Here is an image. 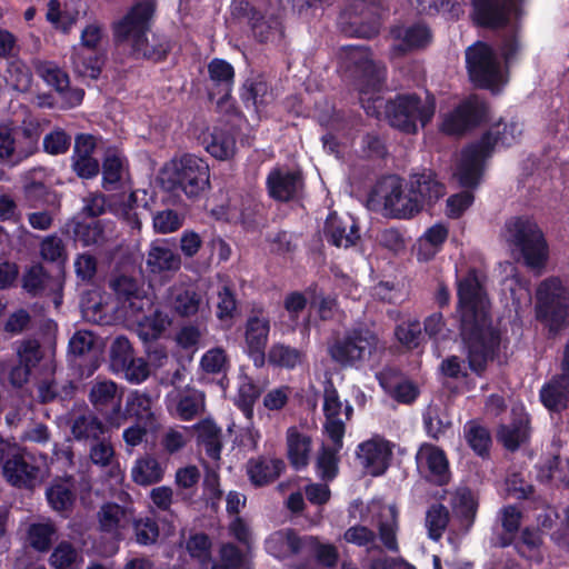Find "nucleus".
<instances>
[{
	"label": "nucleus",
	"instance_id": "nucleus-16",
	"mask_svg": "<svg viewBox=\"0 0 569 569\" xmlns=\"http://www.w3.org/2000/svg\"><path fill=\"white\" fill-rule=\"evenodd\" d=\"M325 430L329 438L338 446H342V438L346 431V422L350 420L353 408L350 403L345 405L331 380H328L323 389Z\"/></svg>",
	"mask_w": 569,
	"mask_h": 569
},
{
	"label": "nucleus",
	"instance_id": "nucleus-6",
	"mask_svg": "<svg viewBox=\"0 0 569 569\" xmlns=\"http://www.w3.org/2000/svg\"><path fill=\"white\" fill-rule=\"evenodd\" d=\"M386 117L391 127L415 134L426 127L436 113V98L426 92L398 93L385 104Z\"/></svg>",
	"mask_w": 569,
	"mask_h": 569
},
{
	"label": "nucleus",
	"instance_id": "nucleus-55",
	"mask_svg": "<svg viewBox=\"0 0 569 569\" xmlns=\"http://www.w3.org/2000/svg\"><path fill=\"white\" fill-rule=\"evenodd\" d=\"M24 199L30 208L54 207L56 194L42 182L33 181L24 187Z\"/></svg>",
	"mask_w": 569,
	"mask_h": 569
},
{
	"label": "nucleus",
	"instance_id": "nucleus-37",
	"mask_svg": "<svg viewBox=\"0 0 569 569\" xmlns=\"http://www.w3.org/2000/svg\"><path fill=\"white\" fill-rule=\"evenodd\" d=\"M147 267L152 273L177 271L181 267V258L164 241L151 243L147 256Z\"/></svg>",
	"mask_w": 569,
	"mask_h": 569
},
{
	"label": "nucleus",
	"instance_id": "nucleus-15",
	"mask_svg": "<svg viewBox=\"0 0 569 569\" xmlns=\"http://www.w3.org/2000/svg\"><path fill=\"white\" fill-rule=\"evenodd\" d=\"M153 0H141L134 3L128 12L113 23V36L117 42L128 47L150 31L154 14Z\"/></svg>",
	"mask_w": 569,
	"mask_h": 569
},
{
	"label": "nucleus",
	"instance_id": "nucleus-36",
	"mask_svg": "<svg viewBox=\"0 0 569 569\" xmlns=\"http://www.w3.org/2000/svg\"><path fill=\"white\" fill-rule=\"evenodd\" d=\"M540 399L551 411H561L569 405V376L561 371L540 390Z\"/></svg>",
	"mask_w": 569,
	"mask_h": 569
},
{
	"label": "nucleus",
	"instance_id": "nucleus-1",
	"mask_svg": "<svg viewBox=\"0 0 569 569\" xmlns=\"http://www.w3.org/2000/svg\"><path fill=\"white\" fill-rule=\"evenodd\" d=\"M460 335L467 350L469 368L482 373L499 346L498 331L489 316V300L476 270L458 281Z\"/></svg>",
	"mask_w": 569,
	"mask_h": 569
},
{
	"label": "nucleus",
	"instance_id": "nucleus-11",
	"mask_svg": "<svg viewBox=\"0 0 569 569\" xmlns=\"http://www.w3.org/2000/svg\"><path fill=\"white\" fill-rule=\"evenodd\" d=\"M386 0H349L340 16L342 30L349 36L371 38L379 32L380 11Z\"/></svg>",
	"mask_w": 569,
	"mask_h": 569
},
{
	"label": "nucleus",
	"instance_id": "nucleus-7",
	"mask_svg": "<svg viewBox=\"0 0 569 569\" xmlns=\"http://www.w3.org/2000/svg\"><path fill=\"white\" fill-rule=\"evenodd\" d=\"M373 522L378 530V537L385 548L390 552H398V509L393 505H377V512L373 516ZM343 540L347 543L357 547L371 549L376 545L377 533L367 526L355 525L348 528L343 533Z\"/></svg>",
	"mask_w": 569,
	"mask_h": 569
},
{
	"label": "nucleus",
	"instance_id": "nucleus-58",
	"mask_svg": "<svg viewBox=\"0 0 569 569\" xmlns=\"http://www.w3.org/2000/svg\"><path fill=\"white\" fill-rule=\"evenodd\" d=\"M208 71L211 81L221 87L223 96L227 97L233 83V67L224 60L213 59L208 66Z\"/></svg>",
	"mask_w": 569,
	"mask_h": 569
},
{
	"label": "nucleus",
	"instance_id": "nucleus-14",
	"mask_svg": "<svg viewBox=\"0 0 569 569\" xmlns=\"http://www.w3.org/2000/svg\"><path fill=\"white\" fill-rule=\"evenodd\" d=\"M378 193L386 213L392 218L408 219L421 211L410 182L403 186L398 178L389 177L379 184Z\"/></svg>",
	"mask_w": 569,
	"mask_h": 569
},
{
	"label": "nucleus",
	"instance_id": "nucleus-54",
	"mask_svg": "<svg viewBox=\"0 0 569 569\" xmlns=\"http://www.w3.org/2000/svg\"><path fill=\"white\" fill-rule=\"evenodd\" d=\"M542 539L538 530L525 529L516 542L518 553L529 560L541 561Z\"/></svg>",
	"mask_w": 569,
	"mask_h": 569
},
{
	"label": "nucleus",
	"instance_id": "nucleus-26",
	"mask_svg": "<svg viewBox=\"0 0 569 569\" xmlns=\"http://www.w3.org/2000/svg\"><path fill=\"white\" fill-rule=\"evenodd\" d=\"M50 507L63 517H68L76 502V485L72 476L54 478L46 490Z\"/></svg>",
	"mask_w": 569,
	"mask_h": 569
},
{
	"label": "nucleus",
	"instance_id": "nucleus-28",
	"mask_svg": "<svg viewBox=\"0 0 569 569\" xmlns=\"http://www.w3.org/2000/svg\"><path fill=\"white\" fill-rule=\"evenodd\" d=\"M323 232L326 239L338 248H349L360 238L355 220L349 216L339 217L337 213L329 214Z\"/></svg>",
	"mask_w": 569,
	"mask_h": 569
},
{
	"label": "nucleus",
	"instance_id": "nucleus-34",
	"mask_svg": "<svg viewBox=\"0 0 569 569\" xmlns=\"http://www.w3.org/2000/svg\"><path fill=\"white\" fill-rule=\"evenodd\" d=\"M411 192L419 200V207L422 210L425 204L436 202L443 197L445 186L437 179L432 171L415 173L410 177Z\"/></svg>",
	"mask_w": 569,
	"mask_h": 569
},
{
	"label": "nucleus",
	"instance_id": "nucleus-13",
	"mask_svg": "<svg viewBox=\"0 0 569 569\" xmlns=\"http://www.w3.org/2000/svg\"><path fill=\"white\" fill-rule=\"evenodd\" d=\"M466 61L470 79L478 87L493 89L505 81L500 63L488 44L477 42L469 47Z\"/></svg>",
	"mask_w": 569,
	"mask_h": 569
},
{
	"label": "nucleus",
	"instance_id": "nucleus-63",
	"mask_svg": "<svg viewBox=\"0 0 569 569\" xmlns=\"http://www.w3.org/2000/svg\"><path fill=\"white\" fill-rule=\"evenodd\" d=\"M395 336L406 348H417L422 339L420 322L418 320H409L398 325L395 330Z\"/></svg>",
	"mask_w": 569,
	"mask_h": 569
},
{
	"label": "nucleus",
	"instance_id": "nucleus-24",
	"mask_svg": "<svg viewBox=\"0 0 569 569\" xmlns=\"http://www.w3.org/2000/svg\"><path fill=\"white\" fill-rule=\"evenodd\" d=\"M393 39L391 47V56L400 57L413 49H420L428 46L431 41L430 29L422 23H416L409 27H393L390 30Z\"/></svg>",
	"mask_w": 569,
	"mask_h": 569
},
{
	"label": "nucleus",
	"instance_id": "nucleus-41",
	"mask_svg": "<svg viewBox=\"0 0 569 569\" xmlns=\"http://www.w3.org/2000/svg\"><path fill=\"white\" fill-rule=\"evenodd\" d=\"M194 429L198 432V441L204 447L206 453L218 461L222 449L221 429L209 419L194 425Z\"/></svg>",
	"mask_w": 569,
	"mask_h": 569
},
{
	"label": "nucleus",
	"instance_id": "nucleus-43",
	"mask_svg": "<svg viewBox=\"0 0 569 569\" xmlns=\"http://www.w3.org/2000/svg\"><path fill=\"white\" fill-rule=\"evenodd\" d=\"M164 470L153 457L140 458L131 470L132 480L140 486H150L162 480Z\"/></svg>",
	"mask_w": 569,
	"mask_h": 569
},
{
	"label": "nucleus",
	"instance_id": "nucleus-35",
	"mask_svg": "<svg viewBox=\"0 0 569 569\" xmlns=\"http://www.w3.org/2000/svg\"><path fill=\"white\" fill-rule=\"evenodd\" d=\"M22 288L32 297L57 293L61 283L40 264L31 266L22 276Z\"/></svg>",
	"mask_w": 569,
	"mask_h": 569
},
{
	"label": "nucleus",
	"instance_id": "nucleus-48",
	"mask_svg": "<svg viewBox=\"0 0 569 569\" xmlns=\"http://www.w3.org/2000/svg\"><path fill=\"white\" fill-rule=\"evenodd\" d=\"M36 72L49 84L56 88L57 91L63 92L69 88L68 74L59 68L54 62L33 60L32 62Z\"/></svg>",
	"mask_w": 569,
	"mask_h": 569
},
{
	"label": "nucleus",
	"instance_id": "nucleus-56",
	"mask_svg": "<svg viewBox=\"0 0 569 569\" xmlns=\"http://www.w3.org/2000/svg\"><path fill=\"white\" fill-rule=\"evenodd\" d=\"M218 557L211 569H240L246 563V553L231 542L220 546Z\"/></svg>",
	"mask_w": 569,
	"mask_h": 569
},
{
	"label": "nucleus",
	"instance_id": "nucleus-29",
	"mask_svg": "<svg viewBox=\"0 0 569 569\" xmlns=\"http://www.w3.org/2000/svg\"><path fill=\"white\" fill-rule=\"evenodd\" d=\"M391 449L387 441L369 440L359 446L358 458L368 475L380 476L388 468Z\"/></svg>",
	"mask_w": 569,
	"mask_h": 569
},
{
	"label": "nucleus",
	"instance_id": "nucleus-27",
	"mask_svg": "<svg viewBox=\"0 0 569 569\" xmlns=\"http://www.w3.org/2000/svg\"><path fill=\"white\" fill-rule=\"evenodd\" d=\"M269 194L279 201L293 199L302 188V178L298 172L274 168L267 178Z\"/></svg>",
	"mask_w": 569,
	"mask_h": 569
},
{
	"label": "nucleus",
	"instance_id": "nucleus-18",
	"mask_svg": "<svg viewBox=\"0 0 569 569\" xmlns=\"http://www.w3.org/2000/svg\"><path fill=\"white\" fill-rule=\"evenodd\" d=\"M231 13L238 19L247 20L254 38L260 42H274L282 38L283 31L279 19L261 14L247 0H233Z\"/></svg>",
	"mask_w": 569,
	"mask_h": 569
},
{
	"label": "nucleus",
	"instance_id": "nucleus-32",
	"mask_svg": "<svg viewBox=\"0 0 569 569\" xmlns=\"http://www.w3.org/2000/svg\"><path fill=\"white\" fill-rule=\"evenodd\" d=\"M97 520L102 532L118 535L133 520V510L116 502H106L98 510Z\"/></svg>",
	"mask_w": 569,
	"mask_h": 569
},
{
	"label": "nucleus",
	"instance_id": "nucleus-47",
	"mask_svg": "<svg viewBox=\"0 0 569 569\" xmlns=\"http://www.w3.org/2000/svg\"><path fill=\"white\" fill-rule=\"evenodd\" d=\"M206 150L219 160H227L236 153V139L227 131L214 129L207 142Z\"/></svg>",
	"mask_w": 569,
	"mask_h": 569
},
{
	"label": "nucleus",
	"instance_id": "nucleus-20",
	"mask_svg": "<svg viewBox=\"0 0 569 569\" xmlns=\"http://www.w3.org/2000/svg\"><path fill=\"white\" fill-rule=\"evenodd\" d=\"M270 320L262 308L253 309L244 322V343L250 358L257 367L266 362V347L270 333Z\"/></svg>",
	"mask_w": 569,
	"mask_h": 569
},
{
	"label": "nucleus",
	"instance_id": "nucleus-10",
	"mask_svg": "<svg viewBox=\"0 0 569 569\" xmlns=\"http://www.w3.org/2000/svg\"><path fill=\"white\" fill-rule=\"evenodd\" d=\"M378 336L367 327L346 330L328 347L330 358L341 367H358L378 349Z\"/></svg>",
	"mask_w": 569,
	"mask_h": 569
},
{
	"label": "nucleus",
	"instance_id": "nucleus-64",
	"mask_svg": "<svg viewBox=\"0 0 569 569\" xmlns=\"http://www.w3.org/2000/svg\"><path fill=\"white\" fill-rule=\"evenodd\" d=\"M103 187L114 190L123 176V161L116 154L108 156L102 164Z\"/></svg>",
	"mask_w": 569,
	"mask_h": 569
},
{
	"label": "nucleus",
	"instance_id": "nucleus-12",
	"mask_svg": "<svg viewBox=\"0 0 569 569\" xmlns=\"http://www.w3.org/2000/svg\"><path fill=\"white\" fill-rule=\"evenodd\" d=\"M123 393L124 389L111 379L98 377L90 382L88 400L110 428H120L126 421Z\"/></svg>",
	"mask_w": 569,
	"mask_h": 569
},
{
	"label": "nucleus",
	"instance_id": "nucleus-17",
	"mask_svg": "<svg viewBox=\"0 0 569 569\" xmlns=\"http://www.w3.org/2000/svg\"><path fill=\"white\" fill-rule=\"evenodd\" d=\"M110 288L117 296L120 309L127 318H137L151 305L143 284L132 277L117 276L110 280Z\"/></svg>",
	"mask_w": 569,
	"mask_h": 569
},
{
	"label": "nucleus",
	"instance_id": "nucleus-21",
	"mask_svg": "<svg viewBox=\"0 0 569 569\" xmlns=\"http://www.w3.org/2000/svg\"><path fill=\"white\" fill-rule=\"evenodd\" d=\"M164 303L174 315L181 318L210 315V303L207 296L190 287H170Z\"/></svg>",
	"mask_w": 569,
	"mask_h": 569
},
{
	"label": "nucleus",
	"instance_id": "nucleus-2",
	"mask_svg": "<svg viewBox=\"0 0 569 569\" xmlns=\"http://www.w3.org/2000/svg\"><path fill=\"white\" fill-rule=\"evenodd\" d=\"M501 237L515 259L522 260L538 273L549 259V246L545 233L535 219L527 216L509 218L501 231Z\"/></svg>",
	"mask_w": 569,
	"mask_h": 569
},
{
	"label": "nucleus",
	"instance_id": "nucleus-23",
	"mask_svg": "<svg viewBox=\"0 0 569 569\" xmlns=\"http://www.w3.org/2000/svg\"><path fill=\"white\" fill-rule=\"evenodd\" d=\"M30 459L21 452L12 453L2 466L4 479L13 487L32 489L39 481L40 468Z\"/></svg>",
	"mask_w": 569,
	"mask_h": 569
},
{
	"label": "nucleus",
	"instance_id": "nucleus-49",
	"mask_svg": "<svg viewBox=\"0 0 569 569\" xmlns=\"http://www.w3.org/2000/svg\"><path fill=\"white\" fill-rule=\"evenodd\" d=\"M56 533L57 528L51 521L32 523L28 529V541L34 550L47 552Z\"/></svg>",
	"mask_w": 569,
	"mask_h": 569
},
{
	"label": "nucleus",
	"instance_id": "nucleus-19",
	"mask_svg": "<svg viewBox=\"0 0 569 569\" xmlns=\"http://www.w3.org/2000/svg\"><path fill=\"white\" fill-rule=\"evenodd\" d=\"M486 114L487 104L479 97L471 96L443 116L441 131L450 136L462 134L478 124Z\"/></svg>",
	"mask_w": 569,
	"mask_h": 569
},
{
	"label": "nucleus",
	"instance_id": "nucleus-40",
	"mask_svg": "<svg viewBox=\"0 0 569 569\" xmlns=\"http://www.w3.org/2000/svg\"><path fill=\"white\" fill-rule=\"evenodd\" d=\"M144 312L137 318H129L138 325V336L143 341L158 339L162 332L171 325L170 317L163 311L156 310L151 316H144Z\"/></svg>",
	"mask_w": 569,
	"mask_h": 569
},
{
	"label": "nucleus",
	"instance_id": "nucleus-31",
	"mask_svg": "<svg viewBox=\"0 0 569 569\" xmlns=\"http://www.w3.org/2000/svg\"><path fill=\"white\" fill-rule=\"evenodd\" d=\"M108 427L106 420L100 419L94 412L81 413L70 421L73 439L84 443L98 441L107 432Z\"/></svg>",
	"mask_w": 569,
	"mask_h": 569
},
{
	"label": "nucleus",
	"instance_id": "nucleus-59",
	"mask_svg": "<svg viewBox=\"0 0 569 569\" xmlns=\"http://www.w3.org/2000/svg\"><path fill=\"white\" fill-rule=\"evenodd\" d=\"M204 410V397L202 393L192 391L183 395L178 405L177 413L184 421L192 420Z\"/></svg>",
	"mask_w": 569,
	"mask_h": 569
},
{
	"label": "nucleus",
	"instance_id": "nucleus-22",
	"mask_svg": "<svg viewBox=\"0 0 569 569\" xmlns=\"http://www.w3.org/2000/svg\"><path fill=\"white\" fill-rule=\"evenodd\" d=\"M416 460L419 473L427 481L437 486L449 482L451 475L443 450L433 445L423 443L416 455Z\"/></svg>",
	"mask_w": 569,
	"mask_h": 569
},
{
	"label": "nucleus",
	"instance_id": "nucleus-53",
	"mask_svg": "<svg viewBox=\"0 0 569 569\" xmlns=\"http://www.w3.org/2000/svg\"><path fill=\"white\" fill-rule=\"evenodd\" d=\"M109 358L114 372H120L121 368H126L134 358L132 345L127 337L118 336L113 339L109 348Z\"/></svg>",
	"mask_w": 569,
	"mask_h": 569
},
{
	"label": "nucleus",
	"instance_id": "nucleus-39",
	"mask_svg": "<svg viewBox=\"0 0 569 569\" xmlns=\"http://www.w3.org/2000/svg\"><path fill=\"white\" fill-rule=\"evenodd\" d=\"M288 458L296 469L305 468L309 461L311 439L300 432L298 428L290 427L287 430Z\"/></svg>",
	"mask_w": 569,
	"mask_h": 569
},
{
	"label": "nucleus",
	"instance_id": "nucleus-4",
	"mask_svg": "<svg viewBox=\"0 0 569 569\" xmlns=\"http://www.w3.org/2000/svg\"><path fill=\"white\" fill-rule=\"evenodd\" d=\"M497 124L492 130L486 133L477 143L470 144L461 152L455 176L463 187H475L480 180L482 162L488 158L492 148L499 141L505 146L513 143L522 133L521 127L517 122Z\"/></svg>",
	"mask_w": 569,
	"mask_h": 569
},
{
	"label": "nucleus",
	"instance_id": "nucleus-51",
	"mask_svg": "<svg viewBox=\"0 0 569 569\" xmlns=\"http://www.w3.org/2000/svg\"><path fill=\"white\" fill-rule=\"evenodd\" d=\"M448 237V230L442 224L429 228L419 241V259L428 260L435 256L438 248Z\"/></svg>",
	"mask_w": 569,
	"mask_h": 569
},
{
	"label": "nucleus",
	"instance_id": "nucleus-33",
	"mask_svg": "<svg viewBox=\"0 0 569 569\" xmlns=\"http://www.w3.org/2000/svg\"><path fill=\"white\" fill-rule=\"evenodd\" d=\"M508 0H473V18L483 27H502L508 21Z\"/></svg>",
	"mask_w": 569,
	"mask_h": 569
},
{
	"label": "nucleus",
	"instance_id": "nucleus-5",
	"mask_svg": "<svg viewBox=\"0 0 569 569\" xmlns=\"http://www.w3.org/2000/svg\"><path fill=\"white\" fill-rule=\"evenodd\" d=\"M160 179L168 190L197 199L210 188V169L203 159L187 153L169 161L161 170Z\"/></svg>",
	"mask_w": 569,
	"mask_h": 569
},
{
	"label": "nucleus",
	"instance_id": "nucleus-9",
	"mask_svg": "<svg viewBox=\"0 0 569 569\" xmlns=\"http://www.w3.org/2000/svg\"><path fill=\"white\" fill-rule=\"evenodd\" d=\"M42 128L38 120H24L21 126L0 123V161L16 166L39 149Z\"/></svg>",
	"mask_w": 569,
	"mask_h": 569
},
{
	"label": "nucleus",
	"instance_id": "nucleus-61",
	"mask_svg": "<svg viewBox=\"0 0 569 569\" xmlns=\"http://www.w3.org/2000/svg\"><path fill=\"white\" fill-rule=\"evenodd\" d=\"M465 438L469 446L479 456L488 453L491 438L489 431L481 426L470 422L465 428Z\"/></svg>",
	"mask_w": 569,
	"mask_h": 569
},
{
	"label": "nucleus",
	"instance_id": "nucleus-60",
	"mask_svg": "<svg viewBox=\"0 0 569 569\" xmlns=\"http://www.w3.org/2000/svg\"><path fill=\"white\" fill-rule=\"evenodd\" d=\"M260 393V388L250 379L246 378L239 386L237 405L249 420L253 417V406Z\"/></svg>",
	"mask_w": 569,
	"mask_h": 569
},
{
	"label": "nucleus",
	"instance_id": "nucleus-52",
	"mask_svg": "<svg viewBox=\"0 0 569 569\" xmlns=\"http://www.w3.org/2000/svg\"><path fill=\"white\" fill-rule=\"evenodd\" d=\"M449 519V511L443 505H432L426 513V527L428 529L429 538L438 541L442 537Z\"/></svg>",
	"mask_w": 569,
	"mask_h": 569
},
{
	"label": "nucleus",
	"instance_id": "nucleus-45",
	"mask_svg": "<svg viewBox=\"0 0 569 569\" xmlns=\"http://www.w3.org/2000/svg\"><path fill=\"white\" fill-rule=\"evenodd\" d=\"M528 419L520 416L509 425L499 428L497 438L509 450H516L528 438Z\"/></svg>",
	"mask_w": 569,
	"mask_h": 569
},
{
	"label": "nucleus",
	"instance_id": "nucleus-30",
	"mask_svg": "<svg viewBox=\"0 0 569 569\" xmlns=\"http://www.w3.org/2000/svg\"><path fill=\"white\" fill-rule=\"evenodd\" d=\"M157 397L146 390H132L126 398L122 413L126 415V419L132 417L144 425H152L157 420Z\"/></svg>",
	"mask_w": 569,
	"mask_h": 569
},
{
	"label": "nucleus",
	"instance_id": "nucleus-62",
	"mask_svg": "<svg viewBox=\"0 0 569 569\" xmlns=\"http://www.w3.org/2000/svg\"><path fill=\"white\" fill-rule=\"evenodd\" d=\"M453 509L470 523L476 515L478 502L473 492L468 488L456 490L452 499Z\"/></svg>",
	"mask_w": 569,
	"mask_h": 569
},
{
	"label": "nucleus",
	"instance_id": "nucleus-44",
	"mask_svg": "<svg viewBox=\"0 0 569 569\" xmlns=\"http://www.w3.org/2000/svg\"><path fill=\"white\" fill-rule=\"evenodd\" d=\"M200 470L197 466L189 465L178 468L174 475V485L181 500L188 503L193 502V497L200 481Z\"/></svg>",
	"mask_w": 569,
	"mask_h": 569
},
{
	"label": "nucleus",
	"instance_id": "nucleus-25",
	"mask_svg": "<svg viewBox=\"0 0 569 569\" xmlns=\"http://www.w3.org/2000/svg\"><path fill=\"white\" fill-rule=\"evenodd\" d=\"M284 469V461L272 456L253 457L246 463L248 479L256 488L266 487L274 482Z\"/></svg>",
	"mask_w": 569,
	"mask_h": 569
},
{
	"label": "nucleus",
	"instance_id": "nucleus-46",
	"mask_svg": "<svg viewBox=\"0 0 569 569\" xmlns=\"http://www.w3.org/2000/svg\"><path fill=\"white\" fill-rule=\"evenodd\" d=\"M82 557L69 541L57 545L50 556V565L53 569H80Z\"/></svg>",
	"mask_w": 569,
	"mask_h": 569
},
{
	"label": "nucleus",
	"instance_id": "nucleus-57",
	"mask_svg": "<svg viewBox=\"0 0 569 569\" xmlns=\"http://www.w3.org/2000/svg\"><path fill=\"white\" fill-rule=\"evenodd\" d=\"M90 445L89 458L93 465L107 468L117 463L116 450L110 440L102 437Z\"/></svg>",
	"mask_w": 569,
	"mask_h": 569
},
{
	"label": "nucleus",
	"instance_id": "nucleus-42",
	"mask_svg": "<svg viewBox=\"0 0 569 569\" xmlns=\"http://www.w3.org/2000/svg\"><path fill=\"white\" fill-rule=\"evenodd\" d=\"M268 362L277 368L295 369L305 360L302 350L278 342L273 343L267 355Z\"/></svg>",
	"mask_w": 569,
	"mask_h": 569
},
{
	"label": "nucleus",
	"instance_id": "nucleus-50",
	"mask_svg": "<svg viewBox=\"0 0 569 569\" xmlns=\"http://www.w3.org/2000/svg\"><path fill=\"white\" fill-rule=\"evenodd\" d=\"M342 446L333 442V447H322L316 459V469L319 477L329 481L332 480L338 473L339 457L338 452Z\"/></svg>",
	"mask_w": 569,
	"mask_h": 569
},
{
	"label": "nucleus",
	"instance_id": "nucleus-38",
	"mask_svg": "<svg viewBox=\"0 0 569 569\" xmlns=\"http://www.w3.org/2000/svg\"><path fill=\"white\" fill-rule=\"evenodd\" d=\"M129 48L131 49L132 54L137 58L159 61L166 58L170 50V44L163 36L149 31Z\"/></svg>",
	"mask_w": 569,
	"mask_h": 569
},
{
	"label": "nucleus",
	"instance_id": "nucleus-3",
	"mask_svg": "<svg viewBox=\"0 0 569 569\" xmlns=\"http://www.w3.org/2000/svg\"><path fill=\"white\" fill-rule=\"evenodd\" d=\"M341 67L350 73L359 90L362 108L369 116L378 114L382 100L376 96L385 80V67L377 64L368 48L346 46L340 51Z\"/></svg>",
	"mask_w": 569,
	"mask_h": 569
},
{
	"label": "nucleus",
	"instance_id": "nucleus-8",
	"mask_svg": "<svg viewBox=\"0 0 569 569\" xmlns=\"http://www.w3.org/2000/svg\"><path fill=\"white\" fill-rule=\"evenodd\" d=\"M537 319L552 332L569 323V282L551 277L543 280L536 292Z\"/></svg>",
	"mask_w": 569,
	"mask_h": 569
}]
</instances>
